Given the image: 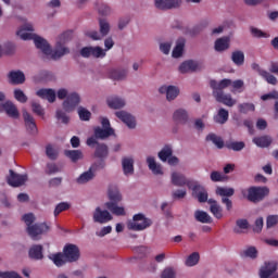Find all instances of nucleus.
Returning a JSON list of instances; mask_svg holds the SVG:
<instances>
[{
  "instance_id": "1",
  "label": "nucleus",
  "mask_w": 278,
  "mask_h": 278,
  "mask_svg": "<svg viewBox=\"0 0 278 278\" xmlns=\"http://www.w3.org/2000/svg\"><path fill=\"white\" fill-rule=\"evenodd\" d=\"M27 31H34L31 24H26L22 29L17 30V36L22 40H34L36 48L40 49L45 55H51V60H60V58H64V55L71 53V50L65 45L73 40V31L67 30L59 36L54 51L51 50V46L45 38Z\"/></svg>"
},
{
  "instance_id": "2",
  "label": "nucleus",
  "mask_w": 278,
  "mask_h": 278,
  "mask_svg": "<svg viewBox=\"0 0 278 278\" xmlns=\"http://www.w3.org/2000/svg\"><path fill=\"white\" fill-rule=\"evenodd\" d=\"M108 197L110 202L105 203V207L115 216H125V207L118 206V203L123 201V195L121 194L118 187L114 185L109 186Z\"/></svg>"
},
{
  "instance_id": "3",
  "label": "nucleus",
  "mask_w": 278,
  "mask_h": 278,
  "mask_svg": "<svg viewBox=\"0 0 278 278\" xmlns=\"http://www.w3.org/2000/svg\"><path fill=\"white\" fill-rule=\"evenodd\" d=\"M153 225L150 218H147L144 214L138 213L134 215L132 220L128 222L127 227L130 231H144Z\"/></svg>"
},
{
  "instance_id": "4",
  "label": "nucleus",
  "mask_w": 278,
  "mask_h": 278,
  "mask_svg": "<svg viewBox=\"0 0 278 278\" xmlns=\"http://www.w3.org/2000/svg\"><path fill=\"white\" fill-rule=\"evenodd\" d=\"M110 136H114V128H101L99 126L93 128V137L87 139V147L93 148L97 140H108Z\"/></svg>"
},
{
  "instance_id": "5",
  "label": "nucleus",
  "mask_w": 278,
  "mask_h": 278,
  "mask_svg": "<svg viewBox=\"0 0 278 278\" xmlns=\"http://www.w3.org/2000/svg\"><path fill=\"white\" fill-rule=\"evenodd\" d=\"M268 194H270V189H268V187L253 186L248 189L247 199L251 203H260V201H264Z\"/></svg>"
},
{
  "instance_id": "6",
  "label": "nucleus",
  "mask_w": 278,
  "mask_h": 278,
  "mask_svg": "<svg viewBox=\"0 0 278 278\" xmlns=\"http://www.w3.org/2000/svg\"><path fill=\"white\" fill-rule=\"evenodd\" d=\"M215 193L217 197H222V203L226 206L227 212H231V210H233V202L229 197H233L236 190L228 187H217Z\"/></svg>"
},
{
  "instance_id": "7",
  "label": "nucleus",
  "mask_w": 278,
  "mask_h": 278,
  "mask_svg": "<svg viewBox=\"0 0 278 278\" xmlns=\"http://www.w3.org/2000/svg\"><path fill=\"white\" fill-rule=\"evenodd\" d=\"M99 168H105V162L101 161L99 164L94 163L89 170L84 172L78 178L77 184H88V181H92L97 176L96 173Z\"/></svg>"
},
{
  "instance_id": "8",
  "label": "nucleus",
  "mask_w": 278,
  "mask_h": 278,
  "mask_svg": "<svg viewBox=\"0 0 278 278\" xmlns=\"http://www.w3.org/2000/svg\"><path fill=\"white\" fill-rule=\"evenodd\" d=\"M63 255L67 263L73 264V262H78L80 257L79 248L73 243H67L63 248Z\"/></svg>"
},
{
  "instance_id": "9",
  "label": "nucleus",
  "mask_w": 278,
  "mask_h": 278,
  "mask_svg": "<svg viewBox=\"0 0 278 278\" xmlns=\"http://www.w3.org/2000/svg\"><path fill=\"white\" fill-rule=\"evenodd\" d=\"M50 227L46 223L33 224L31 226L26 227V231L33 240H38V237L42 236V233H47Z\"/></svg>"
},
{
  "instance_id": "10",
  "label": "nucleus",
  "mask_w": 278,
  "mask_h": 278,
  "mask_svg": "<svg viewBox=\"0 0 278 278\" xmlns=\"http://www.w3.org/2000/svg\"><path fill=\"white\" fill-rule=\"evenodd\" d=\"M172 184L174 186H177L178 188H184V186H187V188H189V190H191L193 188L194 184H197V181L186 178L184 176V174L174 172L172 174Z\"/></svg>"
},
{
  "instance_id": "11",
  "label": "nucleus",
  "mask_w": 278,
  "mask_h": 278,
  "mask_svg": "<svg viewBox=\"0 0 278 278\" xmlns=\"http://www.w3.org/2000/svg\"><path fill=\"white\" fill-rule=\"evenodd\" d=\"M9 173L10 176L7 178L9 186H12V188H21V186H25V182L28 179L27 174H16L12 169H10Z\"/></svg>"
},
{
  "instance_id": "12",
  "label": "nucleus",
  "mask_w": 278,
  "mask_h": 278,
  "mask_svg": "<svg viewBox=\"0 0 278 278\" xmlns=\"http://www.w3.org/2000/svg\"><path fill=\"white\" fill-rule=\"evenodd\" d=\"M81 58H105V50L103 48L96 46V47H84L80 49Z\"/></svg>"
},
{
  "instance_id": "13",
  "label": "nucleus",
  "mask_w": 278,
  "mask_h": 278,
  "mask_svg": "<svg viewBox=\"0 0 278 278\" xmlns=\"http://www.w3.org/2000/svg\"><path fill=\"white\" fill-rule=\"evenodd\" d=\"M99 25L100 33L97 30L89 33V38H91V40H101V38H104V36H108V34H110V23L108 22V20L100 18Z\"/></svg>"
},
{
  "instance_id": "14",
  "label": "nucleus",
  "mask_w": 278,
  "mask_h": 278,
  "mask_svg": "<svg viewBox=\"0 0 278 278\" xmlns=\"http://www.w3.org/2000/svg\"><path fill=\"white\" fill-rule=\"evenodd\" d=\"M276 271H277V263L265 262L264 266H262L260 269V277L261 278H278V275H275Z\"/></svg>"
},
{
  "instance_id": "15",
  "label": "nucleus",
  "mask_w": 278,
  "mask_h": 278,
  "mask_svg": "<svg viewBox=\"0 0 278 278\" xmlns=\"http://www.w3.org/2000/svg\"><path fill=\"white\" fill-rule=\"evenodd\" d=\"M80 101L81 98L77 92L70 93L66 97V100L63 102V110H65V112H73V110H75V106L79 105Z\"/></svg>"
},
{
  "instance_id": "16",
  "label": "nucleus",
  "mask_w": 278,
  "mask_h": 278,
  "mask_svg": "<svg viewBox=\"0 0 278 278\" xmlns=\"http://www.w3.org/2000/svg\"><path fill=\"white\" fill-rule=\"evenodd\" d=\"M5 112L7 116L9 118H18L21 116V113L18 112V109L13 104L12 101H7L4 103L0 104V113Z\"/></svg>"
},
{
  "instance_id": "17",
  "label": "nucleus",
  "mask_w": 278,
  "mask_h": 278,
  "mask_svg": "<svg viewBox=\"0 0 278 278\" xmlns=\"http://www.w3.org/2000/svg\"><path fill=\"white\" fill-rule=\"evenodd\" d=\"M23 118L26 131H28V134H30L31 136H36V134H38V126H36V121L34 119V116H31L29 112L23 111Z\"/></svg>"
},
{
  "instance_id": "18",
  "label": "nucleus",
  "mask_w": 278,
  "mask_h": 278,
  "mask_svg": "<svg viewBox=\"0 0 278 278\" xmlns=\"http://www.w3.org/2000/svg\"><path fill=\"white\" fill-rule=\"evenodd\" d=\"M213 97L217 103H223V105H227V108H233L236 104V100L231 98V94H225L224 91H213Z\"/></svg>"
},
{
  "instance_id": "19",
  "label": "nucleus",
  "mask_w": 278,
  "mask_h": 278,
  "mask_svg": "<svg viewBox=\"0 0 278 278\" xmlns=\"http://www.w3.org/2000/svg\"><path fill=\"white\" fill-rule=\"evenodd\" d=\"M112 220V214L108 211H102L101 207H97L93 212V223H99L100 225H105V223H110Z\"/></svg>"
},
{
  "instance_id": "20",
  "label": "nucleus",
  "mask_w": 278,
  "mask_h": 278,
  "mask_svg": "<svg viewBox=\"0 0 278 278\" xmlns=\"http://www.w3.org/2000/svg\"><path fill=\"white\" fill-rule=\"evenodd\" d=\"M115 116L119 118L129 129H136V117L125 111H118Z\"/></svg>"
},
{
  "instance_id": "21",
  "label": "nucleus",
  "mask_w": 278,
  "mask_h": 278,
  "mask_svg": "<svg viewBox=\"0 0 278 278\" xmlns=\"http://www.w3.org/2000/svg\"><path fill=\"white\" fill-rule=\"evenodd\" d=\"M161 94H166L167 101H175L179 97V88L175 86H162L159 89Z\"/></svg>"
},
{
  "instance_id": "22",
  "label": "nucleus",
  "mask_w": 278,
  "mask_h": 278,
  "mask_svg": "<svg viewBox=\"0 0 278 278\" xmlns=\"http://www.w3.org/2000/svg\"><path fill=\"white\" fill-rule=\"evenodd\" d=\"M181 5V0H155L157 10H173Z\"/></svg>"
},
{
  "instance_id": "23",
  "label": "nucleus",
  "mask_w": 278,
  "mask_h": 278,
  "mask_svg": "<svg viewBox=\"0 0 278 278\" xmlns=\"http://www.w3.org/2000/svg\"><path fill=\"white\" fill-rule=\"evenodd\" d=\"M193 194H195L199 203H207L210 200H207V190L203 188V186L199 185L198 182H194L193 188L191 189Z\"/></svg>"
},
{
  "instance_id": "24",
  "label": "nucleus",
  "mask_w": 278,
  "mask_h": 278,
  "mask_svg": "<svg viewBox=\"0 0 278 278\" xmlns=\"http://www.w3.org/2000/svg\"><path fill=\"white\" fill-rule=\"evenodd\" d=\"M8 79L13 86H21V84H25V73L22 71H11L8 74Z\"/></svg>"
},
{
  "instance_id": "25",
  "label": "nucleus",
  "mask_w": 278,
  "mask_h": 278,
  "mask_svg": "<svg viewBox=\"0 0 278 278\" xmlns=\"http://www.w3.org/2000/svg\"><path fill=\"white\" fill-rule=\"evenodd\" d=\"M43 248L40 244H34L28 250V257L29 260H34L38 262L40 260H45V254L42 253Z\"/></svg>"
},
{
  "instance_id": "26",
  "label": "nucleus",
  "mask_w": 278,
  "mask_h": 278,
  "mask_svg": "<svg viewBox=\"0 0 278 278\" xmlns=\"http://www.w3.org/2000/svg\"><path fill=\"white\" fill-rule=\"evenodd\" d=\"M210 212L213 214L214 218L220 220L223 218V206L218 204V201L214 199H208Z\"/></svg>"
},
{
  "instance_id": "27",
  "label": "nucleus",
  "mask_w": 278,
  "mask_h": 278,
  "mask_svg": "<svg viewBox=\"0 0 278 278\" xmlns=\"http://www.w3.org/2000/svg\"><path fill=\"white\" fill-rule=\"evenodd\" d=\"M210 86L213 90V92H223L225 88H229L231 86V79H222L219 83L216 80H211Z\"/></svg>"
},
{
  "instance_id": "28",
  "label": "nucleus",
  "mask_w": 278,
  "mask_h": 278,
  "mask_svg": "<svg viewBox=\"0 0 278 278\" xmlns=\"http://www.w3.org/2000/svg\"><path fill=\"white\" fill-rule=\"evenodd\" d=\"M94 144H96L94 157H98V160H105V157H108V155L110 154L108 144L99 143V141H97V143Z\"/></svg>"
},
{
  "instance_id": "29",
  "label": "nucleus",
  "mask_w": 278,
  "mask_h": 278,
  "mask_svg": "<svg viewBox=\"0 0 278 278\" xmlns=\"http://www.w3.org/2000/svg\"><path fill=\"white\" fill-rule=\"evenodd\" d=\"M194 218L198 223H202L204 225H212V223H214L212 216H210L207 212L201 210H197L194 212Z\"/></svg>"
},
{
  "instance_id": "30",
  "label": "nucleus",
  "mask_w": 278,
  "mask_h": 278,
  "mask_svg": "<svg viewBox=\"0 0 278 278\" xmlns=\"http://www.w3.org/2000/svg\"><path fill=\"white\" fill-rule=\"evenodd\" d=\"M173 119L178 125H186L188 123V111L184 109H178L174 112Z\"/></svg>"
},
{
  "instance_id": "31",
  "label": "nucleus",
  "mask_w": 278,
  "mask_h": 278,
  "mask_svg": "<svg viewBox=\"0 0 278 278\" xmlns=\"http://www.w3.org/2000/svg\"><path fill=\"white\" fill-rule=\"evenodd\" d=\"M36 94L40 99H47L49 103H55V90L53 89H39Z\"/></svg>"
},
{
  "instance_id": "32",
  "label": "nucleus",
  "mask_w": 278,
  "mask_h": 278,
  "mask_svg": "<svg viewBox=\"0 0 278 278\" xmlns=\"http://www.w3.org/2000/svg\"><path fill=\"white\" fill-rule=\"evenodd\" d=\"M49 260L53 262L54 265H56L58 268H62V266H65L68 264V261H66V256H64V252H58L54 254L49 255Z\"/></svg>"
},
{
  "instance_id": "33",
  "label": "nucleus",
  "mask_w": 278,
  "mask_h": 278,
  "mask_svg": "<svg viewBox=\"0 0 278 278\" xmlns=\"http://www.w3.org/2000/svg\"><path fill=\"white\" fill-rule=\"evenodd\" d=\"M214 123H217V125H225L227 121H229V111L227 109H219L217 111V114L213 117Z\"/></svg>"
},
{
  "instance_id": "34",
  "label": "nucleus",
  "mask_w": 278,
  "mask_h": 278,
  "mask_svg": "<svg viewBox=\"0 0 278 278\" xmlns=\"http://www.w3.org/2000/svg\"><path fill=\"white\" fill-rule=\"evenodd\" d=\"M147 164L150 170L153 173V175H164V172L162 170V165L155 162V157L148 156Z\"/></svg>"
},
{
  "instance_id": "35",
  "label": "nucleus",
  "mask_w": 278,
  "mask_h": 278,
  "mask_svg": "<svg viewBox=\"0 0 278 278\" xmlns=\"http://www.w3.org/2000/svg\"><path fill=\"white\" fill-rule=\"evenodd\" d=\"M199 68V63L195 61H185L180 66H179V72L180 73H194Z\"/></svg>"
},
{
  "instance_id": "36",
  "label": "nucleus",
  "mask_w": 278,
  "mask_h": 278,
  "mask_svg": "<svg viewBox=\"0 0 278 278\" xmlns=\"http://www.w3.org/2000/svg\"><path fill=\"white\" fill-rule=\"evenodd\" d=\"M122 168L124 175H134V159L132 157H123L122 159Z\"/></svg>"
},
{
  "instance_id": "37",
  "label": "nucleus",
  "mask_w": 278,
  "mask_h": 278,
  "mask_svg": "<svg viewBox=\"0 0 278 278\" xmlns=\"http://www.w3.org/2000/svg\"><path fill=\"white\" fill-rule=\"evenodd\" d=\"M106 103L112 110H121V108H125V100L118 97L108 98Z\"/></svg>"
},
{
  "instance_id": "38",
  "label": "nucleus",
  "mask_w": 278,
  "mask_h": 278,
  "mask_svg": "<svg viewBox=\"0 0 278 278\" xmlns=\"http://www.w3.org/2000/svg\"><path fill=\"white\" fill-rule=\"evenodd\" d=\"M109 77L110 79H113L114 81H121L127 77V71L125 70H110L109 71Z\"/></svg>"
},
{
  "instance_id": "39",
  "label": "nucleus",
  "mask_w": 278,
  "mask_h": 278,
  "mask_svg": "<svg viewBox=\"0 0 278 278\" xmlns=\"http://www.w3.org/2000/svg\"><path fill=\"white\" fill-rule=\"evenodd\" d=\"M186 47V39L179 38L177 40L176 47L172 52L173 58H181L184 55V48Z\"/></svg>"
},
{
  "instance_id": "40",
  "label": "nucleus",
  "mask_w": 278,
  "mask_h": 278,
  "mask_svg": "<svg viewBox=\"0 0 278 278\" xmlns=\"http://www.w3.org/2000/svg\"><path fill=\"white\" fill-rule=\"evenodd\" d=\"M206 142H213L217 149H223L225 147V141L222 137H218L216 134L211 132L206 136Z\"/></svg>"
},
{
  "instance_id": "41",
  "label": "nucleus",
  "mask_w": 278,
  "mask_h": 278,
  "mask_svg": "<svg viewBox=\"0 0 278 278\" xmlns=\"http://www.w3.org/2000/svg\"><path fill=\"white\" fill-rule=\"evenodd\" d=\"M231 60L236 66L244 65V52L242 50H236L231 53Z\"/></svg>"
},
{
  "instance_id": "42",
  "label": "nucleus",
  "mask_w": 278,
  "mask_h": 278,
  "mask_svg": "<svg viewBox=\"0 0 278 278\" xmlns=\"http://www.w3.org/2000/svg\"><path fill=\"white\" fill-rule=\"evenodd\" d=\"M254 144H256V147H261L262 149H266V147H270V144L273 143V139H270L267 136H263V137H255L253 139Z\"/></svg>"
},
{
  "instance_id": "43",
  "label": "nucleus",
  "mask_w": 278,
  "mask_h": 278,
  "mask_svg": "<svg viewBox=\"0 0 278 278\" xmlns=\"http://www.w3.org/2000/svg\"><path fill=\"white\" fill-rule=\"evenodd\" d=\"M229 49V38L223 37L215 41V51L222 52Z\"/></svg>"
},
{
  "instance_id": "44",
  "label": "nucleus",
  "mask_w": 278,
  "mask_h": 278,
  "mask_svg": "<svg viewBox=\"0 0 278 278\" xmlns=\"http://www.w3.org/2000/svg\"><path fill=\"white\" fill-rule=\"evenodd\" d=\"M173 155V147L169 144L164 146V148L159 152V159L161 162H166Z\"/></svg>"
},
{
  "instance_id": "45",
  "label": "nucleus",
  "mask_w": 278,
  "mask_h": 278,
  "mask_svg": "<svg viewBox=\"0 0 278 278\" xmlns=\"http://www.w3.org/2000/svg\"><path fill=\"white\" fill-rule=\"evenodd\" d=\"M64 155L72 160V162H79L84 157V153L80 150H65Z\"/></svg>"
},
{
  "instance_id": "46",
  "label": "nucleus",
  "mask_w": 278,
  "mask_h": 278,
  "mask_svg": "<svg viewBox=\"0 0 278 278\" xmlns=\"http://www.w3.org/2000/svg\"><path fill=\"white\" fill-rule=\"evenodd\" d=\"M200 260H201V255L199 254V252H193L186 258L185 266H188V267L197 266Z\"/></svg>"
},
{
  "instance_id": "47",
  "label": "nucleus",
  "mask_w": 278,
  "mask_h": 278,
  "mask_svg": "<svg viewBox=\"0 0 278 278\" xmlns=\"http://www.w3.org/2000/svg\"><path fill=\"white\" fill-rule=\"evenodd\" d=\"M247 144L243 141H231L226 143V149H229V151H242Z\"/></svg>"
},
{
  "instance_id": "48",
  "label": "nucleus",
  "mask_w": 278,
  "mask_h": 278,
  "mask_svg": "<svg viewBox=\"0 0 278 278\" xmlns=\"http://www.w3.org/2000/svg\"><path fill=\"white\" fill-rule=\"evenodd\" d=\"M260 75L263 77L264 80L267 81V84H270L271 86H277V77H275L273 74L260 70Z\"/></svg>"
},
{
  "instance_id": "49",
  "label": "nucleus",
  "mask_w": 278,
  "mask_h": 278,
  "mask_svg": "<svg viewBox=\"0 0 278 278\" xmlns=\"http://www.w3.org/2000/svg\"><path fill=\"white\" fill-rule=\"evenodd\" d=\"M242 257H250V260L257 258V249L255 247H249L241 252Z\"/></svg>"
},
{
  "instance_id": "50",
  "label": "nucleus",
  "mask_w": 278,
  "mask_h": 278,
  "mask_svg": "<svg viewBox=\"0 0 278 278\" xmlns=\"http://www.w3.org/2000/svg\"><path fill=\"white\" fill-rule=\"evenodd\" d=\"M240 114H249V112H255V104L253 103H241L238 105Z\"/></svg>"
},
{
  "instance_id": "51",
  "label": "nucleus",
  "mask_w": 278,
  "mask_h": 278,
  "mask_svg": "<svg viewBox=\"0 0 278 278\" xmlns=\"http://www.w3.org/2000/svg\"><path fill=\"white\" fill-rule=\"evenodd\" d=\"M78 116L80 118V121H90L92 113H90V111H88L86 108L84 106H79L78 108Z\"/></svg>"
},
{
  "instance_id": "52",
  "label": "nucleus",
  "mask_w": 278,
  "mask_h": 278,
  "mask_svg": "<svg viewBox=\"0 0 278 278\" xmlns=\"http://www.w3.org/2000/svg\"><path fill=\"white\" fill-rule=\"evenodd\" d=\"M71 207L70 203L66 202H61L55 206L54 210V216H60V214H62V212H66V210H68Z\"/></svg>"
},
{
  "instance_id": "53",
  "label": "nucleus",
  "mask_w": 278,
  "mask_h": 278,
  "mask_svg": "<svg viewBox=\"0 0 278 278\" xmlns=\"http://www.w3.org/2000/svg\"><path fill=\"white\" fill-rule=\"evenodd\" d=\"M14 99H16V101H18L20 103H27V97L25 92H23V90L21 89L14 90Z\"/></svg>"
},
{
  "instance_id": "54",
  "label": "nucleus",
  "mask_w": 278,
  "mask_h": 278,
  "mask_svg": "<svg viewBox=\"0 0 278 278\" xmlns=\"http://www.w3.org/2000/svg\"><path fill=\"white\" fill-rule=\"evenodd\" d=\"M46 154L49 160H58V150L53 149L52 144L46 147Z\"/></svg>"
},
{
  "instance_id": "55",
  "label": "nucleus",
  "mask_w": 278,
  "mask_h": 278,
  "mask_svg": "<svg viewBox=\"0 0 278 278\" xmlns=\"http://www.w3.org/2000/svg\"><path fill=\"white\" fill-rule=\"evenodd\" d=\"M22 220L25 223L26 227H31L36 220V216H34V213H27L23 215Z\"/></svg>"
},
{
  "instance_id": "56",
  "label": "nucleus",
  "mask_w": 278,
  "mask_h": 278,
  "mask_svg": "<svg viewBox=\"0 0 278 278\" xmlns=\"http://www.w3.org/2000/svg\"><path fill=\"white\" fill-rule=\"evenodd\" d=\"M98 12L100 16H110L112 14V9L108 4H100L98 7Z\"/></svg>"
},
{
  "instance_id": "57",
  "label": "nucleus",
  "mask_w": 278,
  "mask_h": 278,
  "mask_svg": "<svg viewBox=\"0 0 278 278\" xmlns=\"http://www.w3.org/2000/svg\"><path fill=\"white\" fill-rule=\"evenodd\" d=\"M56 118L58 121H61L64 125H68V122L71 121L68 115H66V113H64V111L62 110L56 111Z\"/></svg>"
},
{
  "instance_id": "58",
  "label": "nucleus",
  "mask_w": 278,
  "mask_h": 278,
  "mask_svg": "<svg viewBox=\"0 0 278 278\" xmlns=\"http://www.w3.org/2000/svg\"><path fill=\"white\" fill-rule=\"evenodd\" d=\"M33 112L34 114H37V116H45V109L40 105L38 102L31 103Z\"/></svg>"
},
{
  "instance_id": "59",
  "label": "nucleus",
  "mask_w": 278,
  "mask_h": 278,
  "mask_svg": "<svg viewBox=\"0 0 278 278\" xmlns=\"http://www.w3.org/2000/svg\"><path fill=\"white\" fill-rule=\"evenodd\" d=\"M263 228H264V218L258 217V218L255 220V224H254V227H253V231H254L255 233H260Z\"/></svg>"
},
{
  "instance_id": "60",
  "label": "nucleus",
  "mask_w": 278,
  "mask_h": 278,
  "mask_svg": "<svg viewBox=\"0 0 278 278\" xmlns=\"http://www.w3.org/2000/svg\"><path fill=\"white\" fill-rule=\"evenodd\" d=\"M278 223V216L277 215H269L266 220V227L267 229H270V227H275Z\"/></svg>"
},
{
  "instance_id": "61",
  "label": "nucleus",
  "mask_w": 278,
  "mask_h": 278,
  "mask_svg": "<svg viewBox=\"0 0 278 278\" xmlns=\"http://www.w3.org/2000/svg\"><path fill=\"white\" fill-rule=\"evenodd\" d=\"M223 179H225V176L220 172L214 170L211 173V181L218 182L223 181Z\"/></svg>"
},
{
  "instance_id": "62",
  "label": "nucleus",
  "mask_w": 278,
  "mask_h": 278,
  "mask_svg": "<svg viewBox=\"0 0 278 278\" xmlns=\"http://www.w3.org/2000/svg\"><path fill=\"white\" fill-rule=\"evenodd\" d=\"M170 47H173V43L170 42H163L160 45V51L164 53L165 55H168L170 53Z\"/></svg>"
},
{
  "instance_id": "63",
  "label": "nucleus",
  "mask_w": 278,
  "mask_h": 278,
  "mask_svg": "<svg viewBox=\"0 0 278 278\" xmlns=\"http://www.w3.org/2000/svg\"><path fill=\"white\" fill-rule=\"evenodd\" d=\"M162 278H175V269L173 267H167L163 270Z\"/></svg>"
},
{
  "instance_id": "64",
  "label": "nucleus",
  "mask_w": 278,
  "mask_h": 278,
  "mask_svg": "<svg viewBox=\"0 0 278 278\" xmlns=\"http://www.w3.org/2000/svg\"><path fill=\"white\" fill-rule=\"evenodd\" d=\"M262 101H268V99H278V92L277 91H273L269 92L267 94H263L261 97Z\"/></svg>"
}]
</instances>
